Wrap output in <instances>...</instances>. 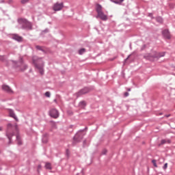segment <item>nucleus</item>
<instances>
[{
    "mask_svg": "<svg viewBox=\"0 0 175 175\" xmlns=\"http://www.w3.org/2000/svg\"><path fill=\"white\" fill-rule=\"evenodd\" d=\"M49 29H45L44 30L42 31V33H47L48 32H49Z\"/></svg>",
    "mask_w": 175,
    "mask_h": 175,
    "instance_id": "nucleus-28",
    "label": "nucleus"
},
{
    "mask_svg": "<svg viewBox=\"0 0 175 175\" xmlns=\"http://www.w3.org/2000/svg\"><path fill=\"white\" fill-rule=\"evenodd\" d=\"M152 163H153L154 167H158V165H157V160H152Z\"/></svg>",
    "mask_w": 175,
    "mask_h": 175,
    "instance_id": "nucleus-25",
    "label": "nucleus"
},
{
    "mask_svg": "<svg viewBox=\"0 0 175 175\" xmlns=\"http://www.w3.org/2000/svg\"><path fill=\"white\" fill-rule=\"evenodd\" d=\"M16 140L19 146H21V144H23V142H21V139L20 138V135L18 134L16 135Z\"/></svg>",
    "mask_w": 175,
    "mask_h": 175,
    "instance_id": "nucleus-17",
    "label": "nucleus"
},
{
    "mask_svg": "<svg viewBox=\"0 0 175 175\" xmlns=\"http://www.w3.org/2000/svg\"><path fill=\"white\" fill-rule=\"evenodd\" d=\"M0 59H1V61H3V59H5V57L4 56H0Z\"/></svg>",
    "mask_w": 175,
    "mask_h": 175,
    "instance_id": "nucleus-30",
    "label": "nucleus"
},
{
    "mask_svg": "<svg viewBox=\"0 0 175 175\" xmlns=\"http://www.w3.org/2000/svg\"><path fill=\"white\" fill-rule=\"evenodd\" d=\"M85 136V133H84V130H81L78 131L75 137H73V140L75 143H79V142H81L83 140V137Z\"/></svg>",
    "mask_w": 175,
    "mask_h": 175,
    "instance_id": "nucleus-5",
    "label": "nucleus"
},
{
    "mask_svg": "<svg viewBox=\"0 0 175 175\" xmlns=\"http://www.w3.org/2000/svg\"><path fill=\"white\" fill-rule=\"evenodd\" d=\"M9 114L10 117H12V118H14L16 121H18V118L16 116V113H14V111H13L12 109H10Z\"/></svg>",
    "mask_w": 175,
    "mask_h": 175,
    "instance_id": "nucleus-11",
    "label": "nucleus"
},
{
    "mask_svg": "<svg viewBox=\"0 0 175 175\" xmlns=\"http://www.w3.org/2000/svg\"><path fill=\"white\" fill-rule=\"evenodd\" d=\"M51 94L50 93V92H46L45 93V96H46V98H50Z\"/></svg>",
    "mask_w": 175,
    "mask_h": 175,
    "instance_id": "nucleus-26",
    "label": "nucleus"
},
{
    "mask_svg": "<svg viewBox=\"0 0 175 175\" xmlns=\"http://www.w3.org/2000/svg\"><path fill=\"white\" fill-rule=\"evenodd\" d=\"M107 154V150L103 149L102 151V155H106Z\"/></svg>",
    "mask_w": 175,
    "mask_h": 175,
    "instance_id": "nucleus-27",
    "label": "nucleus"
},
{
    "mask_svg": "<svg viewBox=\"0 0 175 175\" xmlns=\"http://www.w3.org/2000/svg\"><path fill=\"white\" fill-rule=\"evenodd\" d=\"M36 49H37V50H39L40 51H42L43 53H44V49H43V46L37 45L36 46Z\"/></svg>",
    "mask_w": 175,
    "mask_h": 175,
    "instance_id": "nucleus-20",
    "label": "nucleus"
},
{
    "mask_svg": "<svg viewBox=\"0 0 175 175\" xmlns=\"http://www.w3.org/2000/svg\"><path fill=\"white\" fill-rule=\"evenodd\" d=\"M162 35L165 38V39H170V32H169V30L164 29L162 31Z\"/></svg>",
    "mask_w": 175,
    "mask_h": 175,
    "instance_id": "nucleus-10",
    "label": "nucleus"
},
{
    "mask_svg": "<svg viewBox=\"0 0 175 175\" xmlns=\"http://www.w3.org/2000/svg\"><path fill=\"white\" fill-rule=\"evenodd\" d=\"M18 23L21 25L22 29H26L27 31L32 29V23L25 18H19Z\"/></svg>",
    "mask_w": 175,
    "mask_h": 175,
    "instance_id": "nucleus-3",
    "label": "nucleus"
},
{
    "mask_svg": "<svg viewBox=\"0 0 175 175\" xmlns=\"http://www.w3.org/2000/svg\"><path fill=\"white\" fill-rule=\"evenodd\" d=\"M163 169L164 170H166L167 169V163H166L164 164V165H163Z\"/></svg>",
    "mask_w": 175,
    "mask_h": 175,
    "instance_id": "nucleus-29",
    "label": "nucleus"
},
{
    "mask_svg": "<svg viewBox=\"0 0 175 175\" xmlns=\"http://www.w3.org/2000/svg\"><path fill=\"white\" fill-rule=\"evenodd\" d=\"M166 143L170 144L172 143V141H170V139H162L161 142V144H166Z\"/></svg>",
    "mask_w": 175,
    "mask_h": 175,
    "instance_id": "nucleus-16",
    "label": "nucleus"
},
{
    "mask_svg": "<svg viewBox=\"0 0 175 175\" xmlns=\"http://www.w3.org/2000/svg\"><path fill=\"white\" fill-rule=\"evenodd\" d=\"M124 0H116L113 1V3H116L117 5H120L121 3H122V1H124Z\"/></svg>",
    "mask_w": 175,
    "mask_h": 175,
    "instance_id": "nucleus-21",
    "label": "nucleus"
},
{
    "mask_svg": "<svg viewBox=\"0 0 175 175\" xmlns=\"http://www.w3.org/2000/svg\"><path fill=\"white\" fill-rule=\"evenodd\" d=\"M156 20L157 23H163V19L161 16L157 17Z\"/></svg>",
    "mask_w": 175,
    "mask_h": 175,
    "instance_id": "nucleus-22",
    "label": "nucleus"
},
{
    "mask_svg": "<svg viewBox=\"0 0 175 175\" xmlns=\"http://www.w3.org/2000/svg\"><path fill=\"white\" fill-rule=\"evenodd\" d=\"M45 167H46V169H48L49 170H51V163H46Z\"/></svg>",
    "mask_w": 175,
    "mask_h": 175,
    "instance_id": "nucleus-19",
    "label": "nucleus"
},
{
    "mask_svg": "<svg viewBox=\"0 0 175 175\" xmlns=\"http://www.w3.org/2000/svg\"><path fill=\"white\" fill-rule=\"evenodd\" d=\"M66 152V156L69 157V150L67 149Z\"/></svg>",
    "mask_w": 175,
    "mask_h": 175,
    "instance_id": "nucleus-31",
    "label": "nucleus"
},
{
    "mask_svg": "<svg viewBox=\"0 0 175 175\" xmlns=\"http://www.w3.org/2000/svg\"><path fill=\"white\" fill-rule=\"evenodd\" d=\"M84 53H85V49L82 48V49L79 50V55H83V54H84Z\"/></svg>",
    "mask_w": 175,
    "mask_h": 175,
    "instance_id": "nucleus-18",
    "label": "nucleus"
},
{
    "mask_svg": "<svg viewBox=\"0 0 175 175\" xmlns=\"http://www.w3.org/2000/svg\"><path fill=\"white\" fill-rule=\"evenodd\" d=\"M96 12H97L96 18H100L103 21H107V15L105 14L102 11V5L98 4L96 5Z\"/></svg>",
    "mask_w": 175,
    "mask_h": 175,
    "instance_id": "nucleus-4",
    "label": "nucleus"
},
{
    "mask_svg": "<svg viewBox=\"0 0 175 175\" xmlns=\"http://www.w3.org/2000/svg\"><path fill=\"white\" fill-rule=\"evenodd\" d=\"M131 55H129L126 57V59H125L124 61H125V62H126V61H128V59H129V58H131Z\"/></svg>",
    "mask_w": 175,
    "mask_h": 175,
    "instance_id": "nucleus-32",
    "label": "nucleus"
},
{
    "mask_svg": "<svg viewBox=\"0 0 175 175\" xmlns=\"http://www.w3.org/2000/svg\"><path fill=\"white\" fill-rule=\"evenodd\" d=\"M54 102H57V100H56V99H55V100H54Z\"/></svg>",
    "mask_w": 175,
    "mask_h": 175,
    "instance_id": "nucleus-37",
    "label": "nucleus"
},
{
    "mask_svg": "<svg viewBox=\"0 0 175 175\" xmlns=\"http://www.w3.org/2000/svg\"><path fill=\"white\" fill-rule=\"evenodd\" d=\"M28 2H29V0H21V3L23 5H25V3H28Z\"/></svg>",
    "mask_w": 175,
    "mask_h": 175,
    "instance_id": "nucleus-24",
    "label": "nucleus"
},
{
    "mask_svg": "<svg viewBox=\"0 0 175 175\" xmlns=\"http://www.w3.org/2000/svg\"><path fill=\"white\" fill-rule=\"evenodd\" d=\"M0 131H2V127L0 126Z\"/></svg>",
    "mask_w": 175,
    "mask_h": 175,
    "instance_id": "nucleus-35",
    "label": "nucleus"
},
{
    "mask_svg": "<svg viewBox=\"0 0 175 175\" xmlns=\"http://www.w3.org/2000/svg\"><path fill=\"white\" fill-rule=\"evenodd\" d=\"M161 57H165V53H156L153 55V58H161Z\"/></svg>",
    "mask_w": 175,
    "mask_h": 175,
    "instance_id": "nucleus-15",
    "label": "nucleus"
},
{
    "mask_svg": "<svg viewBox=\"0 0 175 175\" xmlns=\"http://www.w3.org/2000/svg\"><path fill=\"white\" fill-rule=\"evenodd\" d=\"M14 132L16 133L18 132V126L17 125L13 126V124L9 123L7 126L6 136L9 140V144L12 143V137L14 136Z\"/></svg>",
    "mask_w": 175,
    "mask_h": 175,
    "instance_id": "nucleus-1",
    "label": "nucleus"
},
{
    "mask_svg": "<svg viewBox=\"0 0 175 175\" xmlns=\"http://www.w3.org/2000/svg\"><path fill=\"white\" fill-rule=\"evenodd\" d=\"M2 90L3 91H5V92H8V94H13V90L9 87V85H2Z\"/></svg>",
    "mask_w": 175,
    "mask_h": 175,
    "instance_id": "nucleus-9",
    "label": "nucleus"
},
{
    "mask_svg": "<svg viewBox=\"0 0 175 175\" xmlns=\"http://www.w3.org/2000/svg\"><path fill=\"white\" fill-rule=\"evenodd\" d=\"M124 96H129V92H125L124 93Z\"/></svg>",
    "mask_w": 175,
    "mask_h": 175,
    "instance_id": "nucleus-33",
    "label": "nucleus"
},
{
    "mask_svg": "<svg viewBox=\"0 0 175 175\" xmlns=\"http://www.w3.org/2000/svg\"><path fill=\"white\" fill-rule=\"evenodd\" d=\"M49 116H51L52 118H58V117H59V113L58 112V110L52 109L49 111Z\"/></svg>",
    "mask_w": 175,
    "mask_h": 175,
    "instance_id": "nucleus-7",
    "label": "nucleus"
},
{
    "mask_svg": "<svg viewBox=\"0 0 175 175\" xmlns=\"http://www.w3.org/2000/svg\"><path fill=\"white\" fill-rule=\"evenodd\" d=\"M128 91H131V88L128 89Z\"/></svg>",
    "mask_w": 175,
    "mask_h": 175,
    "instance_id": "nucleus-36",
    "label": "nucleus"
},
{
    "mask_svg": "<svg viewBox=\"0 0 175 175\" xmlns=\"http://www.w3.org/2000/svg\"><path fill=\"white\" fill-rule=\"evenodd\" d=\"M15 64V68H21V70L24 72V70H27L28 68V66L25 64H24V62L23 61V58H21L20 60L17 62H14Z\"/></svg>",
    "mask_w": 175,
    "mask_h": 175,
    "instance_id": "nucleus-6",
    "label": "nucleus"
},
{
    "mask_svg": "<svg viewBox=\"0 0 175 175\" xmlns=\"http://www.w3.org/2000/svg\"><path fill=\"white\" fill-rule=\"evenodd\" d=\"M64 8V3H56L53 5V9L55 12H59Z\"/></svg>",
    "mask_w": 175,
    "mask_h": 175,
    "instance_id": "nucleus-8",
    "label": "nucleus"
},
{
    "mask_svg": "<svg viewBox=\"0 0 175 175\" xmlns=\"http://www.w3.org/2000/svg\"><path fill=\"white\" fill-rule=\"evenodd\" d=\"M79 106H81V107H85V101H81L79 103Z\"/></svg>",
    "mask_w": 175,
    "mask_h": 175,
    "instance_id": "nucleus-23",
    "label": "nucleus"
},
{
    "mask_svg": "<svg viewBox=\"0 0 175 175\" xmlns=\"http://www.w3.org/2000/svg\"><path fill=\"white\" fill-rule=\"evenodd\" d=\"M167 117H170V115H167Z\"/></svg>",
    "mask_w": 175,
    "mask_h": 175,
    "instance_id": "nucleus-38",
    "label": "nucleus"
},
{
    "mask_svg": "<svg viewBox=\"0 0 175 175\" xmlns=\"http://www.w3.org/2000/svg\"><path fill=\"white\" fill-rule=\"evenodd\" d=\"M33 64L35 65L36 68L40 70V75H43L44 70H43V61H42V58H38V57L34 56L32 58Z\"/></svg>",
    "mask_w": 175,
    "mask_h": 175,
    "instance_id": "nucleus-2",
    "label": "nucleus"
},
{
    "mask_svg": "<svg viewBox=\"0 0 175 175\" xmlns=\"http://www.w3.org/2000/svg\"><path fill=\"white\" fill-rule=\"evenodd\" d=\"M38 167V169H42V165H39Z\"/></svg>",
    "mask_w": 175,
    "mask_h": 175,
    "instance_id": "nucleus-34",
    "label": "nucleus"
},
{
    "mask_svg": "<svg viewBox=\"0 0 175 175\" xmlns=\"http://www.w3.org/2000/svg\"><path fill=\"white\" fill-rule=\"evenodd\" d=\"M87 92H88V89L84 88V89L80 90V91L77 93V95H78V96H80V95H84V94H87Z\"/></svg>",
    "mask_w": 175,
    "mask_h": 175,
    "instance_id": "nucleus-13",
    "label": "nucleus"
},
{
    "mask_svg": "<svg viewBox=\"0 0 175 175\" xmlns=\"http://www.w3.org/2000/svg\"><path fill=\"white\" fill-rule=\"evenodd\" d=\"M49 134L45 133L42 135V143H47L49 142V138H48Z\"/></svg>",
    "mask_w": 175,
    "mask_h": 175,
    "instance_id": "nucleus-14",
    "label": "nucleus"
},
{
    "mask_svg": "<svg viewBox=\"0 0 175 175\" xmlns=\"http://www.w3.org/2000/svg\"><path fill=\"white\" fill-rule=\"evenodd\" d=\"M12 39H14V40H16V42H23V37L18 35H14L12 36Z\"/></svg>",
    "mask_w": 175,
    "mask_h": 175,
    "instance_id": "nucleus-12",
    "label": "nucleus"
}]
</instances>
